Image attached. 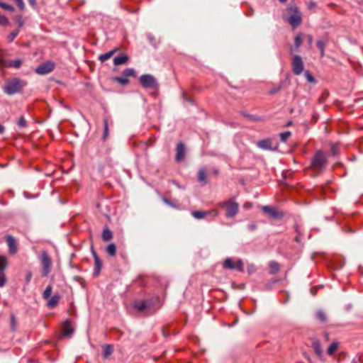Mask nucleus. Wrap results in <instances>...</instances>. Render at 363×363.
<instances>
[{
    "instance_id": "1",
    "label": "nucleus",
    "mask_w": 363,
    "mask_h": 363,
    "mask_svg": "<svg viewBox=\"0 0 363 363\" xmlns=\"http://www.w3.org/2000/svg\"><path fill=\"white\" fill-rule=\"evenodd\" d=\"M327 164L328 157L322 150H318L311 158L310 167L315 172H320L325 169Z\"/></svg>"
},
{
    "instance_id": "2",
    "label": "nucleus",
    "mask_w": 363,
    "mask_h": 363,
    "mask_svg": "<svg viewBox=\"0 0 363 363\" xmlns=\"http://www.w3.org/2000/svg\"><path fill=\"white\" fill-rule=\"evenodd\" d=\"M218 206L220 208L225 210V216L228 218H234L239 211V204L234 198L221 201L218 203Z\"/></svg>"
},
{
    "instance_id": "3",
    "label": "nucleus",
    "mask_w": 363,
    "mask_h": 363,
    "mask_svg": "<svg viewBox=\"0 0 363 363\" xmlns=\"http://www.w3.org/2000/svg\"><path fill=\"white\" fill-rule=\"evenodd\" d=\"M38 259L42 268L41 276L46 277L50 273L52 268V259L48 252L43 250L39 255Z\"/></svg>"
},
{
    "instance_id": "4",
    "label": "nucleus",
    "mask_w": 363,
    "mask_h": 363,
    "mask_svg": "<svg viewBox=\"0 0 363 363\" xmlns=\"http://www.w3.org/2000/svg\"><path fill=\"white\" fill-rule=\"evenodd\" d=\"M26 83L18 78L8 81L4 87V91L9 95H13L21 91Z\"/></svg>"
},
{
    "instance_id": "5",
    "label": "nucleus",
    "mask_w": 363,
    "mask_h": 363,
    "mask_svg": "<svg viewBox=\"0 0 363 363\" xmlns=\"http://www.w3.org/2000/svg\"><path fill=\"white\" fill-rule=\"evenodd\" d=\"M141 85L146 89H156L159 86L157 79L150 74H143L139 77Z\"/></svg>"
},
{
    "instance_id": "6",
    "label": "nucleus",
    "mask_w": 363,
    "mask_h": 363,
    "mask_svg": "<svg viewBox=\"0 0 363 363\" xmlns=\"http://www.w3.org/2000/svg\"><path fill=\"white\" fill-rule=\"evenodd\" d=\"M289 10L292 12V14L288 18V23L294 28H296L301 23V15L296 6H290Z\"/></svg>"
},
{
    "instance_id": "7",
    "label": "nucleus",
    "mask_w": 363,
    "mask_h": 363,
    "mask_svg": "<svg viewBox=\"0 0 363 363\" xmlns=\"http://www.w3.org/2000/svg\"><path fill=\"white\" fill-rule=\"evenodd\" d=\"M262 210L264 214L274 220H281L284 216V213L282 211L270 206H263Z\"/></svg>"
},
{
    "instance_id": "8",
    "label": "nucleus",
    "mask_w": 363,
    "mask_h": 363,
    "mask_svg": "<svg viewBox=\"0 0 363 363\" xmlns=\"http://www.w3.org/2000/svg\"><path fill=\"white\" fill-rule=\"evenodd\" d=\"M291 67L293 73L295 75H300L304 68L303 62L301 57L299 55H295L291 61Z\"/></svg>"
},
{
    "instance_id": "9",
    "label": "nucleus",
    "mask_w": 363,
    "mask_h": 363,
    "mask_svg": "<svg viewBox=\"0 0 363 363\" xmlns=\"http://www.w3.org/2000/svg\"><path fill=\"white\" fill-rule=\"evenodd\" d=\"M223 267L227 269H237L239 272H243V262L238 259L235 264L231 258H226L223 262Z\"/></svg>"
},
{
    "instance_id": "10",
    "label": "nucleus",
    "mask_w": 363,
    "mask_h": 363,
    "mask_svg": "<svg viewBox=\"0 0 363 363\" xmlns=\"http://www.w3.org/2000/svg\"><path fill=\"white\" fill-rule=\"evenodd\" d=\"M55 68L54 62L48 61L43 64L40 65L35 68V72L38 74H47L50 73Z\"/></svg>"
},
{
    "instance_id": "11",
    "label": "nucleus",
    "mask_w": 363,
    "mask_h": 363,
    "mask_svg": "<svg viewBox=\"0 0 363 363\" xmlns=\"http://www.w3.org/2000/svg\"><path fill=\"white\" fill-rule=\"evenodd\" d=\"M91 252H92L94 259V275L98 276L99 274L100 271L102 267V262H101L100 258L99 257L97 253L96 252V251L94 250L93 247H91Z\"/></svg>"
},
{
    "instance_id": "12",
    "label": "nucleus",
    "mask_w": 363,
    "mask_h": 363,
    "mask_svg": "<svg viewBox=\"0 0 363 363\" xmlns=\"http://www.w3.org/2000/svg\"><path fill=\"white\" fill-rule=\"evenodd\" d=\"M62 335L64 336L70 337L74 333V328L72 325V323L69 320H67L63 324L62 327Z\"/></svg>"
},
{
    "instance_id": "13",
    "label": "nucleus",
    "mask_w": 363,
    "mask_h": 363,
    "mask_svg": "<svg viewBox=\"0 0 363 363\" xmlns=\"http://www.w3.org/2000/svg\"><path fill=\"white\" fill-rule=\"evenodd\" d=\"M6 242L9 247V252L11 254H16L17 252V244L14 238L11 235H7Z\"/></svg>"
},
{
    "instance_id": "14",
    "label": "nucleus",
    "mask_w": 363,
    "mask_h": 363,
    "mask_svg": "<svg viewBox=\"0 0 363 363\" xmlns=\"http://www.w3.org/2000/svg\"><path fill=\"white\" fill-rule=\"evenodd\" d=\"M23 64V61L21 59H15L11 60H3L2 65L8 67H14L18 69Z\"/></svg>"
},
{
    "instance_id": "15",
    "label": "nucleus",
    "mask_w": 363,
    "mask_h": 363,
    "mask_svg": "<svg viewBox=\"0 0 363 363\" xmlns=\"http://www.w3.org/2000/svg\"><path fill=\"white\" fill-rule=\"evenodd\" d=\"M185 156V147L184 144L182 142H179L177 145V154H176V160L179 162L184 158Z\"/></svg>"
},
{
    "instance_id": "16",
    "label": "nucleus",
    "mask_w": 363,
    "mask_h": 363,
    "mask_svg": "<svg viewBox=\"0 0 363 363\" xmlns=\"http://www.w3.org/2000/svg\"><path fill=\"white\" fill-rule=\"evenodd\" d=\"M133 307L138 311L143 312L145 309L149 308L150 307V303L147 300H144L142 301H135L133 303Z\"/></svg>"
},
{
    "instance_id": "17",
    "label": "nucleus",
    "mask_w": 363,
    "mask_h": 363,
    "mask_svg": "<svg viewBox=\"0 0 363 363\" xmlns=\"http://www.w3.org/2000/svg\"><path fill=\"white\" fill-rule=\"evenodd\" d=\"M311 346H312L314 352H315V354L319 357H321L323 355V349H322L320 342L318 340L314 339L312 341Z\"/></svg>"
},
{
    "instance_id": "18",
    "label": "nucleus",
    "mask_w": 363,
    "mask_h": 363,
    "mask_svg": "<svg viewBox=\"0 0 363 363\" xmlns=\"http://www.w3.org/2000/svg\"><path fill=\"white\" fill-rule=\"evenodd\" d=\"M60 296L58 294L52 296L48 301V306L50 308H55L59 303Z\"/></svg>"
},
{
    "instance_id": "19",
    "label": "nucleus",
    "mask_w": 363,
    "mask_h": 363,
    "mask_svg": "<svg viewBox=\"0 0 363 363\" xmlns=\"http://www.w3.org/2000/svg\"><path fill=\"white\" fill-rule=\"evenodd\" d=\"M101 237L104 241L107 242L113 238V233L108 227H106L103 230Z\"/></svg>"
},
{
    "instance_id": "20",
    "label": "nucleus",
    "mask_w": 363,
    "mask_h": 363,
    "mask_svg": "<svg viewBox=\"0 0 363 363\" xmlns=\"http://www.w3.org/2000/svg\"><path fill=\"white\" fill-rule=\"evenodd\" d=\"M198 181L206 184V170L204 167L200 168L198 172Z\"/></svg>"
},
{
    "instance_id": "21",
    "label": "nucleus",
    "mask_w": 363,
    "mask_h": 363,
    "mask_svg": "<svg viewBox=\"0 0 363 363\" xmlns=\"http://www.w3.org/2000/svg\"><path fill=\"white\" fill-rule=\"evenodd\" d=\"M258 146L264 150H272L270 140H262L258 142Z\"/></svg>"
},
{
    "instance_id": "22",
    "label": "nucleus",
    "mask_w": 363,
    "mask_h": 363,
    "mask_svg": "<svg viewBox=\"0 0 363 363\" xmlns=\"http://www.w3.org/2000/svg\"><path fill=\"white\" fill-rule=\"evenodd\" d=\"M269 267L270 269L269 273L271 274H277L279 271V264L275 261L270 262Z\"/></svg>"
},
{
    "instance_id": "23",
    "label": "nucleus",
    "mask_w": 363,
    "mask_h": 363,
    "mask_svg": "<svg viewBox=\"0 0 363 363\" xmlns=\"http://www.w3.org/2000/svg\"><path fill=\"white\" fill-rule=\"evenodd\" d=\"M128 57L126 55L117 56V57H114L113 63L115 65H120L125 64L128 61Z\"/></svg>"
},
{
    "instance_id": "24",
    "label": "nucleus",
    "mask_w": 363,
    "mask_h": 363,
    "mask_svg": "<svg viewBox=\"0 0 363 363\" xmlns=\"http://www.w3.org/2000/svg\"><path fill=\"white\" fill-rule=\"evenodd\" d=\"M113 351V347L111 345H106L104 347L103 356L105 359L108 358Z\"/></svg>"
},
{
    "instance_id": "25",
    "label": "nucleus",
    "mask_w": 363,
    "mask_h": 363,
    "mask_svg": "<svg viewBox=\"0 0 363 363\" xmlns=\"http://www.w3.org/2000/svg\"><path fill=\"white\" fill-rule=\"evenodd\" d=\"M104 133L102 135L103 140H106L108 136V118H104Z\"/></svg>"
},
{
    "instance_id": "26",
    "label": "nucleus",
    "mask_w": 363,
    "mask_h": 363,
    "mask_svg": "<svg viewBox=\"0 0 363 363\" xmlns=\"http://www.w3.org/2000/svg\"><path fill=\"white\" fill-rule=\"evenodd\" d=\"M207 214H208V212L203 211H194L191 212L193 217L196 219H201Z\"/></svg>"
},
{
    "instance_id": "27",
    "label": "nucleus",
    "mask_w": 363,
    "mask_h": 363,
    "mask_svg": "<svg viewBox=\"0 0 363 363\" xmlns=\"http://www.w3.org/2000/svg\"><path fill=\"white\" fill-rule=\"evenodd\" d=\"M7 259L4 256H0V273L4 274L7 267Z\"/></svg>"
},
{
    "instance_id": "28",
    "label": "nucleus",
    "mask_w": 363,
    "mask_h": 363,
    "mask_svg": "<svg viewBox=\"0 0 363 363\" xmlns=\"http://www.w3.org/2000/svg\"><path fill=\"white\" fill-rule=\"evenodd\" d=\"M106 251L110 256H115L116 253V245L114 243L109 244L107 246Z\"/></svg>"
},
{
    "instance_id": "29",
    "label": "nucleus",
    "mask_w": 363,
    "mask_h": 363,
    "mask_svg": "<svg viewBox=\"0 0 363 363\" xmlns=\"http://www.w3.org/2000/svg\"><path fill=\"white\" fill-rule=\"evenodd\" d=\"M316 318L321 322V323H325L328 320L327 315L325 313L324 311L320 310L318 311L316 313Z\"/></svg>"
},
{
    "instance_id": "30",
    "label": "nucleus",
    "mask_w": 363,
    "mask_h": 363,
    "mask_svg": "<svg viewBox=\"0 0 363 363\" xmlns=\"http://www.w3.org/2000/svg\"><path fill=\"white\" fill-rule=\"evenodd\" d=\"M317 48L320 50V57H323L325 55V43L321 40H318L317 42Z\"/></svg>"
},
{
    "instance_id": "31",
    "label": "nucleus",
    "mask_w": 363,
    "mask_h": 363,
    "mask_svg": "<svg viewBox=\"0 0 363 363\" xmlns=\"http://www.w3.org/2000/svg\"><path fill=\"white\" fill-rule=\"evenodd\" d=\"M284 82H281L277 86L272 88V89H270L269 91V94L274 95V94H277L280 90H281V89L284 86Z\"/></svg>"
},
{
    "instance_id": "32",
    "label": "nucleus",
    "mask_w": 363,
    "mask_h": 363,
    "mask_svg": "<svg viewBox=\"0 0 363 363\" xmlns=\"http://www.w3.org/2000/svg\"><path fill=\"white\" fill-rule=\"evenodd\" d=\"M114 52H115L114 50H112L108 52L102 54L99 56V59L100 60V61L101 62H104L106 61L107 60H108L113 55Z\"/></svg>"
},
{
    "instance_id": "33",
    "label": "nucleus",
    "mask_w": 363,
    "mask_h": 363,
    "mask_svg": "<svg viewBox=\"0 0 363 363\" xmlns=\"http://www.w3.org/2000/svg\"><path fill=\"white\" fill-rule=\"evenodd\" d=\"M337 348L338 342H334L329 346L327 352L329 355H332L335 352H336Z\"/></svg>"
},
{
    "instance_id": "34",
    "label": "nucleus",
    "mask_w": 363,
    "mask_h": 363,
    "mask_svg": "<svg viewBox=\"0 0 363 363\" xmlns=\"http://www.w3.org/2000/svg\"><path fill=\"white\" fill-rule=\"evenodd\" d=\"M52 288L51 285H48L46 287L45 290L43 293V298L45 300H48L50 297V295H51V293H52Z\"/></svg>"
},
{
    "instance_id": "35",
    "label": "nucleus",
    "mask_w": 363,
    "mask_h": 363,
    "mask_svg": "<svg viewBox=\"0 0 363 363\" xmlns=\"http://www.w3.org/2000/svg\"><path fill=\"white\" fill-rule=\"evenodd\" d=\"M302 44V35L301 34H298L294 39V45L296 48V50H298Z\"/></svg>"
},
{
    "instance_id": "36",
    "label": "nucleus",
    "mask_w": 363,
    "mask_h": 363,
    "mask_svg": "<svg viewBox=\"0 0 363 363\" xmlns=\"http://www.w3.org/2000/svg\"><path fill=\"white\" fill-rule=\"evenodd\" d=\"M304 76L306 79V80L309 82V83H311V84H315V79L314 78V77L312 75V74L306 70L304 72Z\"/></svg>"
},
{
    "instance_id": "37",
    "label": "nucleus",
    "mask_w": 363,
    "mask_h": 363,
    "mask_svg": "<svg viewBox=\"0 0 363 363\" xmlns=\"http://www.w3.org/2000/svg\"><path fill=\"white\" fill-rule=\"evenodd\" d=\"M11 319V329L12 331H16L17 329V320L14 314H11L10 316Z\"/></svg>"
},
{
    "instance_id": "38",
    "label": "nucleus",
    "mask_w": 363,
    "mask_h": 363,
    "mask_svg": "<svg viewBox=\"0 0 363 363\" xmlns=\"http://www.w3.org/2000/svg\"><path fill=\"white\" fill-rule=\"evenodd\" d=\"M123 75L127 78L133 77L135 75V70L133 68H126L123 72Z\"/></svg>"
},
{
    "instance_id": "39",
    "label": "nucleus",
    "mask_w": 363,
    "mask_h": 363,
    "mask_svg": "<svg viewBox=\"0 0 363 363\" xmlns=\"http://www.w3.org/2000/svg\"><path fill=\"white\" fill-rule=\"evenodd\" d=\"M115 81L118 82L121 85H126L129 82L128 79L123 75L122 77H116Z\"/></svg>"
},
{
    "instance_id": "40",
    "label": "nucleus",
    "mask_w": 363,
    "mask_h": 363,
    "mask_svg": "<svg viewBox=\"0 0 363 363\" xmlns=\"http://www.w3.org/2000/svg\"><path fill=\"white\" fill-rule=\"evenodd\" d=\"M291 135V133L290 131H286L280 133V140L281 142H286L288 138Z\"/></svg>"
},
{
    "instance_id": "41",
    "label": "nucleus",
    "mask_w": 363,
    "mask_h": 363,
    "mask_svg": "<svg viewBox=\"0 0 363 363\" xmlns=\"http://www.w3.org/2000/svg\"><path fill=\"white\" fill-rule=\"evenodd\" d=\"M18 33H19V30L18 29L13 30L7 37V39H8L9 42L13 41V40L18 35Z\"/></svg>"
},
{
    "instance_id": "42",
    "label": "nucleus",
    "mask_w": 363,
    "mask_h": 363,
    "mask_svg": "<svg viewBox=\"0 0 363 363\" xmlns=\"http://www.w3.org/2000/svg\"><path fill=\"white\" fill-rule=\"evenodd\" d=\"M0 7L4 10H7V11H9L11 12H13L14 11V8L12 6L7 4L6 3L1 2V1H0Z\"/></svg>"
},
{
    "instance_id": "43",
    "label": "nucleus",
    "mask_w": 363,
    "mask_h": 363,
    "mask_svg": "<svg viewBox=\"0 0 363 363\" xmlns=\"http://www.w3.org/2000/svg\"><path fill=\"white\" fill-rule=\"evenodd\" d=\"M243 116L245 117H246L247 118H248L249 120L253 121H259L262 120L261 118L259 117V116H254V115H250V114H248V113H243Z\"/></svg>"
},
{
    "instance_id": "44",
    "label": "nucleus",
    "mask_w": 363,
    "mask_h": 363,
    "mask_svg": "<svg viewBox=\"0 0 363 363\" xmlns=\"http://www.w3.org/2000/svg\"><path fill=\"white\" fill-rule=\"evenodd\" d=\"M162 201H163V202L164 203H166L167 205H168V206H171V207H172L174 208H176V209H179V206L173 203L170 200L167 199L165 197L162 198Z\"/></svg>"
},
{
    "instance_id": "45",
    "label": "nucleus",
    "mask_w": 363,
    "mask_h": 363,
    "mask_svg": "<svg viewBox=\"0 0 363 363\" xmlns=\"http://www.w3.org/2000/svg\"><path fill=\"white\" fill-rule=\"evenodd\" d=\"M182 97L184 101H185L191 104H194V101L193 99L188 97L186 95V93L185 91H182Z\"/></svg>"
},
{
    "instance_id": "46",
    "label": "nucleus",
    "mask_w": 363,
    "mask_h": 363,
    "mask_svg": "<svg viewBox=\"0 0 363 363\" xmlns=\"http://www.w3.org/2000/svg\"><path fill=\"white\" fill-rule=\"evenodd\" d=\"M9 23V21L7 18L4 15H0V25L3 26H7Z\"/></svg>"
},
{
    "instance_id": "47",
    "label": "nucleus",
    "mask_w": 363,
    "mask_h": 363,
    "mask_svg": "<svg viewBox=\"0 0 363 363\" xmlns=\"http://www.w3.org/2000/svg\"><path fill=\"white\" fill-rule=\"evenodd\" d=\"M15 21L18 23V28H22L24 25L23 20L21 16H18L15 18Z\"/></svg>"
},
{
    "instance_id": "48",
    "label": "nucleus",
    "mask_w": 363,
    "mask_h": 363,
    "mask_svg": "<svg viewBox=\"0 0 363 363\" xmlns=\"http://www.w3.org/2000/svg\"><path fill=\"white\" fill-rule=\"evenodd\" d=\"M18 125L19 127H25L26 125V121L23 116H21L18 121Z\"/></svg>"
},
{
    "instance_id": "49",
    "label": "nucleus",
    "mask_w": 363,
    "mask_h": 363,
    "mask_svg": "<svg viewBox=\"0 0 363 363\" xmlns=\"http://www.w3.org/2000/svg\"><path fill=\"white\" fill-rule=\"evenodd\" d=\"M247 272L251 274H253L256 269H255V266L252 264H250L247 265Z\"/></svg>"
},
{
    "instance_id": "50",
    "label": "nucleus",
    "mask_w": 363,
    "mask_h": 363,
    "mask_svg": "<svg viewBox=\"0 0 363 363\" xmlns=\"http://www.w3.org/2000/svg\"><path fill=\"white\" fill-rule=\"evenodd\" d=\"M338 147L336 145H332L331 146V154L335 155L337 153Z\"/></svg>"
},
{
    "instance_id": "51",
    "label": "nucleus",
    "mask_w": 363,
    "mask_h": 363,
    "mask_svg": "<svg viewBox=\"0 0 363 363\" xmlns=\"http://www.w3.org/2000/svg\"><path fill=\"white\" fill-rule=\"evenodd\" d=\"M306 38L308 40V45H309V48H311L312 47V44H313V38L311 35H308L306 36Z\"/></svg>"
},
{
    "instance_id": "52",
    "label": "nucleus",
    "mask_w": 363,
    "mask_h": 363,
    "mask_svg": "<svg viewBox=\"0 0 363 363\" xmlns=\"http://www.w3.org/2000/svg\"><path fill=\"white\" fill-rule=\"evenodd\" d=\"M247 229L250 231H254L255 230L257 229V225L255 223H250L247 225Z\"/></svg>"
},
{
    "instance_id": "53",
    "label": "nucleus",
    "mask_w": 363,
    "mask_h": 363,
    "mask_svg": "<svg viewBox=\"0 0 363 363\" xmlns=\"http://www.w3.org/2000/svg\"><path fill=\"white\" fill-rule=\"evenodd\" d=\"M31 278H32V272H28L27 273L26 276V278H25L26 283L30 282V280H31Z\"/></svg>"
},
{
    "instance_id": "54",
    "label": "nucleus",
    "mask_w": 363,
    "mask_h": 363,
    "mask_svg": "<svg viewBox=\"0 0 363 363\" xmlns=\"http://www.w3.org/2000/svg\"><path fill=\"white\" fill-rule=\"evenodd\" d=\"M6 280L4 275H3L2 277L0 276V287L4 286L6 284Z\"/></svg>"
},
{
    "instance_id": "55",
    "label": "nucleus",
    "mask_w": 363,
    "mask_h": 363,
    "mask_svg": "<svg viewBox=\"0 0 363 363\" xmlns=\"http://www.w3.org/2000/svg\"><path fill=\"white\" fill-rule=\"evenodd\" d=\"M316 6V4L314 1H310L308 4V9H313Z\"/></svg>"
},
{
    "instance_id": "56",
    "label": "nucleus",
    "mask_w": 363,
    "mask_h": 363,
    "mask_svg": "<svg viewBox=\"0 0 363 363\" xmlns=\"http://www.w3.org/2000/svg\"><path fill=\"white\" fill-rule=\"evenodd\" d=\"M28 1L31 6H33V7L35 6V4H36L35 0H28Z\"/></svg>"
},
{
    "instance_id": "57",
    "label": "nucleus",
    "mask_w": 363,
    "mask_h": 363,
    "mask_svg": "<svg viewBox=\"0 0 363 363\" xmlns=\"http://www.w3.org/2000/svg\"><path fill=\"white\" fill-rule=\"evenodd\" d=\"M5 130V128L4 125L0 124V134H2Z\"/></svg>"
},
{
    "instance_id": "58",
    "label": "nucleus",
    "mask_w": 363,
    "mask_h": 363,
    "mask_svg": "<svg viewBox=\"0 0 363 363\" xmlns=\"http://www.w3.org/2000/svg\"><path fill=\"white\" fill-rule=\"evenodd\" d=\"M212 172H213V173L214 174H218V170H217L216 169H213L212 170Z\"/></svg>"
},
{
    "instance_id": "59",
    "label": "nucleus",
    "mask_w": 363,
    "mask_h": 363,
    "mask_svg": "<svg viewBox=\"0 0 363 363\" xmlns=\"http://www.w3.org/2000/svg\"><path fill=\"white\" fill-rule=\"evenodd\" d=\"M291 124H292V121H289V122L286 124V126H287V127H288V126L291 125Z\"/></svg>"
},
{
    "instance_id": "60",
    "label": "nucleus",
    "mask_w": 363,
    "mask_h": 363,
    "mask_svg": "<svg viewBox=\"0 0 363 363\" xmlns=\"http://www.w3.org/2000/svg\"><path fill=\"white\" fill-rule=\"evenodd\" d=\"M324 336H325V339H326V340H328V338H329V335H328V333H325Z\"/></svg>"
},
{
    "instance_id": "61",
    "label": "nucleus",
    "mask_w": 363,
    "mask_h": 363,
    "mask_svg": "<svg viewBox=\"0 0 363 363\" xmlns=\"http://www.w3.org/2000/svg\"><path fill=\"white\" fill-rule=\"evenodd\" d=\"M2 64H3V59L0 58V65H2Z\"/></svg>"
},
{
    "instance_id": "62",
    "label": "nucleus",
    "mask_w": 363,
    "mask_h": 363,
    "mask_svg": "<svg viewBox=\"0 0 363 363\" xmlns=\"http://www.w3.org/2000/svg\"><path fill=\"white\" fill-rule=\"evenodd\" d=\"M280 2L281 3H285L286 1V0H279Z\"/></svg>"
}]
</instances>
